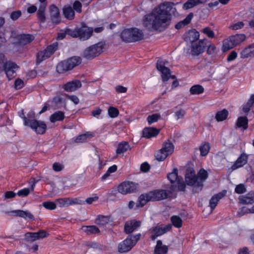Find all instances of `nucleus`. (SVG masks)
Wrapping results in <instances>:
<instances>
[{"instance_id":"1","label":"nucleus","mask_w":254,"mask_h":254,"mask_svg":"<svg viewBox=\"0 0 254 254\" xmlns=\"http://www.w3.org/2000/svg\"><path fill=\"white\" fill-rule=\"evenodd\" d=\"M173 2H164L155 7L142 18L144 27L149 31L167 29L170 26L173 15L177 11Z\"/></svg>"},{"instance_id":"2","label":"nucleus","mask_w":254,"mask_h":254,"mask_svg":"<svg viewBox=\"0 0 254 254\" xmlns=\"http://www.w3.org/2000/svg\"><path fill=\"white\" fill-rule=\"evenodd\" d=\"M172 191L168 190L157 189L141 194L138 198L136 206L143 207L148 202L159 201L171 197Z\"/></svg>"},{"instance_id":"3","label":"nucleus","mask_w":254,"mask_h":254,"mask_svg":"<svg viewBox=\"0 0 254 254\" xmlns=\"http://www.w3.org/2000/svg\"><path fill=\"white\" fill-rule=\"evenodd\" d=\"M120 37L125 43H134L143 39L144 34L139 28L132 27L124 29L121 33Z\"/></svg>"},{"instance_id":"4","label":"nucleus","mask_w":254,"mask_h":254,"mask_svg":"<svg viewBox=\"0 0 254 254\" xmlns=\"http://www.w3.org/2000/svg\"><path fill=\"white\" fill-rule=\"evenodd\" d=\"M66 33L72 37L79 38V39L85 41L91 37L93 33V29L83 23L80 27H76L73 30L68 29Z\"/></svg>"},{"instance_id":"5","label":"nucleus","mask_w":254,"mask_h":254,"mask_svg":"<svg viewBox=\"0 0 254 254\" xmlns=\"http://www.w3.org/2000/svg\"><path fill=\"white\" fill-rule=\"evenodd\" d=\"M81 62V59L80 57H72L66 61L59 63L56 67L57 71L59 73H64L79 65Z\"/></svg>"},{"instance_id":"6","label":"nucleus","mask_w":254,"mask_h":254,"mask_svg":"<svg viewBox=\"0 0 254 254\" xmlns=\"http://www.w3.org/2000/svg\"><path fill=\"white\" fill-rule=\"evenodd\" d=\"M246 38V35L244 34H237L229 36L223 41V51L225 52L234 48L244 42Z\"/></svg>"},{"instance_id":"7","label":"nucleus","mask_w":254,"mask_h":254,"mask_svg":"<svg viewBox=\"0 0 254 254\" xmlns=\"http://www.w3.org/2000/svg\"><path fill=\"white\" fill-rule=\"evenodd\" d=\"M104 46L103 43L99 42L87 47L83 52V57L88 60L93 59L103 52Z\"/></svg>"},{"instance_id":"8","label":"nucleus","mask_w":254,"mask_h":254,"mask_svg":"<svg viewBox=\"0 0 254 254\" xmlns=\"http://www.w3.org/2000/svg\"><path fill=\"white\" fill-rule=\"evenodd\" d=\"M174 151V145L170 140L167 139L162 144V148L155 154V158L158 161H163Z\"/></svg>"},{"instance_id":"9","label":"nucleus","mask_w":254,"mask_h":254,"mask_svg":"<svg viewBox=\"0 0 254 254\" xmlns=\"http://www.w3.org/2000/svg\"><path fill=\"white\" fill-rule=\"evenodd\" d=\"M58 48V43L56 42L48 46L45 49L39 51L36 55V64H39L43 61L49 58Z\"/></svg>"},{"instance_id":"10","label":"nucleus","mask_w":254,"mask_h":254,"mask_svg":"<svg viewBox=\"0 0 254 254\" xmlns=\"http://www.w3.org/2000/svg\"><path fill=\"white\" fill-rule=\"evenodd\" d=\"M172 229V225L168 224L165 225L162 224L154 227H152L149 229V232L151 234L150 238L152 241L155 240L157 237L161 236Z\"/></svg>"},{"instance_id":"11","label":"nucleus","mask_w":254,"mask_h":254,"mask_svg":"<svg viewBox=\"0 0 254 254\" xmlns=\"http://www.w3.org/2000/svg\"><path fill=\"white\" fill-rule=\"evenodd\" d=\"M19 66L15 63L10 61H6L3 64V71L6 75L8 80H11L16 76V71Z\"/></svg>"},{"instance_id":"12","label":"nucleus","mask_w":254,"mask_h":254,"mask_svg":"<svg viewBox=\"0 0 254 254\" xmlns=\"http://www.w3.org/2000/svg\"><path fill=\"white\" fill-rule=\"evenodd\" d=\"M137 189L138 184L130 181L124 182L119 185L117 188L118 191L123 194L135 192Z\"/></svg>"},{"instance_id":"13","label":"nucleus","mask_w":254,"mask_h":254,"mask_svg":"<svg viewBox=\"0 0 254 254\" xmlns=\"http://www.w3.org/2000/svg\"><path fill=\"white\" fill-rule=\"evenodd\" d=\"M185 182L187 185L197 188L198 178L195 175V171L192 168H188L186 169L185 175Z\"/></svg>"},{"instance_id":"14","label":"nucleus","mask_w":254,"mask_h":254,"mask_svg":"<svg viewBox=\"0 0 254 254\" xmlns=\"http://www.w3.org/2000/svg\"><path fill=\"white\" fill-rule=\"evenodd\" d=\"M206 41V39H204L191 44V52L193 56H198L205 51L207 47Z\"/></svg>"},{"instance_id":"15","label":"nucleus","mask_w":254,"mask_h":254,"mask_svg":"<svg viewBox=\"0 0 254 254\" xmlns=\"http://www.w3.org/2000/svg\"><path fill=\"white\" fill-rule=\"evenodd\" d=\"M15 38L17 41L13 43V44L23 47L31 43L35 39V37L30 34H17Z\"/></svg>"},{"instance_id":"16","label":"nucleus","mask_w":254,"mask_h":254,"mask_svg":"<svg viewBox=\"0 0 254 254\" xmlns=\"http://www.w3.org/2000/svg\"><path fill=\"white\" fill-rule=\"evenodd\" d=\"M28 127L31 128L37 134H44L47 128V125L44 121L37 120L33 121Z\"/></svg>"},{"instance_id":"17","label":"nucleus","mask_w":254,"mask_h":254,"mask_svg":"<svg viewBox=\"0 0 254 254\" xmlns=\"http://www.w3.org/2000/svg\"><path fill=\"white\" fill-rule=\"evenodd\" d=\"M165 63L162 61H158L156 64V68L161 73L163 81H167L171 77V70L169 68L165 66Z\"/></svg>"},{"instance_id":"18","label":"nucleus","mask_w":254,"mask_h":254,"mask_svg":"<svg viewBox=\"0 0 254 254\" xmlns=\"http://www.w3.org/2000/svg\"><path fill=\"white\" fill-rule=\"evenodd\" d=\"M141 225L140 220L131 219L126 222L124 225V232L126 234H130L134 231L137 230Z\"/></svg>"},{"instance_id":"19","label":"nucleus","mask_w":254,"mask_h":254,"mask_svg":"<svg viewBox=\"0 0 254 254\" xmlns=\"http://www.w3.org/2000/svg\"><path fill=\"white\" fill-rule=\"evenodd\" d=\"M49 233L44 230H40L37 232H27L25 234L26 239L28 241L34 242L36 240L46 238Z\"/></svg>"},{"instance_id":"20","label":"nucleus","mask_w":254,"mask_h":254,"mask_svg":"<svg viewBox=\"0 0 254 254\" xmlns=\"http://www.w3.org/2000/svg\"><path fill=\"white\" fill-rule=\"evenodd\" d=\"M50 16L51 20L53 24L57 25L61 23L60 9L55 4H52L50 7Z\"/></svg>"},{"instance_id":"21","label":"nucleus","mask_w":254,"mask_h":254,"mask_svg":"<svg viewBox=\"0 0 254 254\" xmlns=\"http://www.w3.org/2000/svg\"><path fill=\"white\" fill-rule=\"evenodd\" d=\"M82 86L81 81L78 79L68 81L62 86V88L66 92H71L76 90Z\"/></svg>"},{"instance_id":"22","label":"nucleus","mask_w":254,"mask_h":254,"mask_svg":"<svg viewBox=\"0 0 254 254\" xmlns=\"http://www.w3.org/2000/svg\"><path fill=\"white\" fill-rule=\"evenodd\" d=\"M199 37V33L195 29H192L186 32L183 35L184 40L191 44L196 42Z\"/></svg>"},{"instance_id":"23","label":"nucleus","mask_w":254,"mask_h":254,"mask_svg":"<svg viewBox=\"0 0 254 254\" xmlns=\"http://www.w3.org/2000/svg\"><path fill=\"white\" fill-rule=\"evenodd\" d=\"M226 191L223 190L215 195H214L209 200V206L212 211L217 206L219 201L223 198L226 194Z\"/></svg>"},{"instance_id":"24","label":"nucleus","mask_w":254,"mask_h":254,"mask_svg":"<svg viewBox=\"0 0 254 254\" xmlns=\"http://www.w3.org/2000/svg\"><path fill=\"white\" fill-rule=\"evenodd\" d=\"M248 160V156L244 153H242L232 165V168L235 170L242 167L247 163Z\"/></svg>"},{"instance_id":"25","label":"nucleus","mask_w":254,"mask_h":254,"mask_svg":"<svg viewBox=\"0 0 254 254\" xmlns=\"http://www.w3.org/2000/svg\"><path fill=\"white\" fill-rule=\"evenodd\" d=\"M160 132V129L154 127H145L142 130V136L146 138L156 137Z\"/></svg>"},{"instance_id":"26","label":"nucleus","mask_w":254,"mask_h":254,"mask_svg":"<svg viewBox=\"0 0 254 254\" xmlns=\"http://www.w3.org/2000/svg\"><path fill=\"white\" fill-rule=\"evenodd\" d=\"M197 176L198 178L199 182H197V188L200 191L202 190L203 187L204 182L208 178V174L205 169L201 168L198 171Z\"/></svg>"},{"instance_id":"27","label":"nucleus","mask_w":254,"mask_h":254,"mask_svg":"<svg viewBox=\"0 0 254 254\" xmlns=\"http://www.w3.org/2000/svg\"><path fill=\"white\" fill-rule=\"evenodd\" d=\"M134 246L127 237L121 242L118 245V251L120 253H126L129 251Z\"/></svg>"},{"instance_id":"28","label":"nucleus","mask_w":254,"mask_h":254,"mask_svg":"<svg viewBox=\"0 0 254 254\" xmlns=\"http://www.w3.org/2000/svg\"><path fill=\"white\" fill-rule=\"evenodd\" d=\"M13 213L15 216L23 218L26 220L33 221L35 220L34 215L28 211L18 209L14 210Z\"/></svg>"},{"instance_id":"29","label":"nucleus","mask_w":254,"mask_h":254,"mask_svg":"<svg viewBox=\"0 0 254 254\" xmlns=\"http://www.w3.org/2000/svg\"><path fill=\"white\" fill-rule=\"evenodd\" d=\"M47 3L44 2L41 3L39 9L37 13V16L39 21L40 23H45L46 22L45 10L46 8Z\"/></svg>"},{"instance_id":"30","label":"nucleus","mask_w":254,"mask_h":254,"mask_svg":"<svg viewBox=\"0 0 254 254\" xmlns=\"http://www.w3.org/2000/svg\"><path fill=\"white\" fill-rule=\"evenodd\" d=\"M63 13L64 17L69 20H73L75 17V11L70 5H65L63 8Z\"/></svg>"},{"instance_id":"31","label":"nucleus","mask_w":254,"mask_h":254,"mask_svg":"<svg viewBox=\"0 0 254 254\" xmlns=\"http://www.w3.org/2000/svg\"><path fill=\"white\" fill-rule=\"evenodd\" d=\"M168 252V247L166 245H163L161 240H158L154 248V254H167Z\"/></svg>"},{"instance_id":"32","label":"nucleus","mask_w":254,"mask_h":254,"mask_svg":"<svg viewBox=\"0 0 254 254\" xmlns=\"http://www.w3.org/2000/svg\"><path fill=\"white\" fill-rule=\"evenodd\" d=\"M249 120L247 116H241L238 118L236 126L238 128H243V130H246L249 127Z\"/></svg>"},{"instance_id":"33","label":"nucleus","mask_w":254,"mask_h":254,"mask_svg":"<svg viewBox=\"0 0 254 254\" xmlns=\"http://www.w3.org/2000/svg\"><path fill=\"white\" fill-rule=\"evenodd\" d=\"M208 0H188L183 4V8L185 10L191 8L199 4L206 2Z\"/></svg>"},{"instance_id":"34","label":"nucleus","mask_w":254,"mask_h":254,"mask_svg":"<svg viewBox=\"0 0 254 254\" xmlns=\"http://www.w3.org/2000/svg\"><path fill=\"white\" fill-rule=\"evenodd\" d=\"M242 204H252L254 203V192L250 191L240 198Z\"/></svg>"},{"instance_id":"35","label":"nucleus","mask_w":254,"mask_h":254,"mask_svg":"<svg viewBox=\"0 0 254 254\" xmlns=\"http://www.w3.org/2000/svg\"><path fill=\"white\" fill-rule=\"evenodd\" d=\"M193 16V13L192 12L190 13L183 20L179 21L175 25V28L177 29H180L188 25L191 22Z\"/></svg>"},{"instance_id":"36","label":"nucleus","mask_w":254,"mask_h":254,"mask_svg":"<svg viewBox=\"0 0 254 254\" xmlns=\"http://www.w3.org/2000/svg\"><path fill=\"white\" fill-rule=\"evenodd\" d=\"M130 146L127 141H123L119 143L116 151L117 154H121L130 149Z\"/></svg>"},{"instance_id":"37","label":"nucleus","mask_w":254,"mask_h":254,"mask_svg":"<svg viewBox=\"0 0 254 254\" xmlns=\"http://www.w3.org/2000/svg\"><path fill=\"white\" fill-rule=\"evenodd\" d=\"M242 58H247L254 56V43L252 44L245 48L241 52Z\"/></svg>"},{"instance_id":"38","label":"nucleus","mask_w":254,"mask_h":254,"mask_svg":"<svg viewBox=\"0 0 254 254\" xmlns=\"http://www.w3.org/2000/svg\"><path fill=\"white\" fill-rule=\"evenodd\" d=\"M81 229L87 235L98 234L100 232L99 229L95 225L83 226L82 227Z\"/></svg>"},{"instance_id":"39","label":"nucleus","mask_w":254,"mask_h":254,"mask_svg":"<svg viewBox=\"0 0 254 254\" xmlns=\"http://www.w3.org/2000/svg\"><path fill=\"white\" fill-rule=\"evenodd\" d=\"M64 118L65 116L64 112L60 111L55 112L50 117V120L52 123H55L57 121H62Z\"/></svg>"},{"instance_id":"40","label":"nucleus","mask_w":254,"mask_h":254,"mask_svg":"<svg viewBox=\"0 0 254 254\" xmlns=\"http://www.w3.org/2000/svg\"><path fill=\"white\" fill-rule=\"evenodd\" d=\"M228 115L229 112L228 110L224 109L216 112L215 119L218 122H223L227 119Z\"/></svg>"},{"instance_id":"41","label":"nucleus","mask_w":254,"mask_h":254,"mask_svg":"<svg viewBox=\"0 0 254 254\" xmlns=\"http://www.w3.org/2000/svg\"><path fill=\"white\" fill-rule=\"evenodd\" d=\"M204 91L203 87L199 84H195L192 86L190 89V92L191 95H199Z\"/></svg>"},{"instance_id":"42","label":"nucleus","mask_w":254,"mask_h":254,"mask_svg":"<svg viewBox=\"0 0 254 254\" xmlns=\"http://www.w3.org/2000/svg\"><path fill=\"white\" fill-rule=\"evenodd\" d=\"M199 149L201 156H206L210 149V144L207 142L202 143L199 146Z\"/></svg>"},{"instance_id":"43","label":"nucleus","mask_w":254,"mask_h":254,"mask_svg":"<svg viewBox=\"0 0 254 254\" xmlns=\"http://www.w3.org/2000/svg\"><path fill=\"white\" fill-rule=\"evenodd\" d=\"M172 226H174L176 228H180L182 226L183 221L181 218L178 215H173L170 218Z\"/></svg>"},{"instance_id":"44","label":"nucleus","mask_w":254,"mask_h":254,"mask_svg":"<svg viewBox=\"0 0 254 254\" xmlns=\"http://www.w3.org/2000/svg\"><path fill=\"white\" fill-rule=\"evenodd\" d=\"M109 218L108 216L104 215H98L95 219V223L100 226H105L108 224Z\"/></svg>"},{"instance_id":"45","label":"nucleus","mask_w":254,"mask_h":254,"mask_svg":"<svg viewBox=\"0 0 254 254\" xmlns=\"http://www.w3.org/2000/svg\"><path fill=\"white\" fill-rule=\"evenodd\" d=\"M178 169L175 168L173 169V171L168 174L167 178L171 183H174L176 181L179 180V177L178 175Z\"/></svg>"},{"instance_id":"46","label":"nucleus","mask_w":254,"mask_h":254,"mask_svg":"<svg viewBox=\"0 0 254 254\" xmlns=\"http://www.w3.org/2000/svg\"><path fill=\"white\" fill-rule=\"evenodd\" d=\"M69 197L68 198H60L56 199L55 202L57 205H58L60 207H64L69 206L68 204Z\"/></svg>"},{"instance_id":"47","label":"nucleus","mask_w":254,"mask_h":254,"mask_svg":"<svg viewBox=\"0 0 254 254\" xmlns=\"http://www.w3.org/2000/svg\"><path fill=\"white\" fill-rule=\"evenodd\" d=\"M128 235L127 237L130 240V242L133 246H135L141 237V234L140 233H138L134 235L131 234Z\"/></svg>"},{"instance_id":"48","label":"nucleus","mask_w":254,"mask_h":254,"mask_svg":"<svg viewBox=\"0 0 254 254\" xmlns=\"http://www.w3.org/2000/svg\"><path fill=\"white\" fill-rule=\"evenodd\" d=\"M161 118V116L159 114H154L149 115L147 118V121L149 125L157 122Z\"/></svg>"},{"instance_id":"49","label":"nucleus","mask_w":254,"mask_h":254,"mask_svg":"<svg viewBox=\"0 0 254 254\" xmlns=\"http://www.w3.org/2000/svg\"><path fill=\"white\" fill-rule=\"evenodd\" d=\"M26 121L27 122V124H24V126L28 127L30 126V124H31L33 121H36L35 119V114L33 111L29 112L26 116Z\"/></svg>"},{"instance_id":"50","label":"nucleus","mask_w":254,"mask_h":254,"mask_svg":"<svg viewBox=\"0 0 254 254\" xmlns=\"http://www.w3.org/2000/svg\"><path fill=\"white\" fill-rule=\"evenodd\" d=\"M108 112L109 116L112 118H116L119 114V110L117 108L112 106L108 108Z\"/></svg>"},{"instance_id":"51","label":"nucleus","mask_w":254,"mask_h":254,"mask_svg":"<svg viewBox=\"0 0 254 254\" xmlns=\"http://www.w3.org/2000/svg\"><path fill=\"white\" fill-rule=\"evenodd\" d=\"M42 205L45 208L51 210H54L57 208V204L56 202H55L53 201H44V202H43Z\"/></svg>"},{"instance_id":"52","label":"nucleus","mask_w":254,"mask_h":254,"mask_svg":"<svg viewBox=\"0 0 254 254\" xmlns=\"http://www.w3.org/2000/svg\"><path fill=\"white\" fill-rule=\"evenodd\" d=\"M202 32L206 35L209 38H213L215 37V33L209 27H206L202 30Z\"/></svg>"},{"instance_id":"53","label":"nucleus","mask_w":254,"mask_h":254,"mask_svg":"<svg viewBox=\"0 0 254 254\" xmlns=\"http://www.w3.org/2000/svg\"><path fill=\"white\" fill-rule=\"evenodd\" d=\"M73 9L77 13H80L82 12V4L79 0H75L73 3Z\"/></svg>"},{"instance_id":"54","label":"nucleus","mask_w":254,"mask_h":254,"mask_svg":"<svg viewBox=\"0 0 254 254\" xmlns=\"http://www.w3.org/2000/svg\"><path fill=\"white\" fill-rule=\"evenodd\" d=\"M30 191L29 188H25L19 190L17 192V195L21 197H25L29 195Z\"/></svg>"},{"instance_id":"55","label":"nucleus","mask_w":254,"mask_h":254,"mask_svg":"<svg viewBox=\"0 0 254 254\" xmlns=\"http://www.w3.org/2000/svg\"><path fill=\"white\" fill-rule=\"evenodd\" d=\"M247 190L244 184H240L236 186L235 191L238 194H242L246 192Z\"/></svg>"},{"instance_id":"56","label":"nucleus","mask_w":254,"mask_h":254,"mask_svg":"<svg viewBox=\"0 0 254 254\" xmlns=\"http://www.w3.org/2000/svg\"><path fill=\"white\" fill-rule=\"evenodd\" d=\"M24 85V81L20 78H17L14 82V88L16 90L22 89Z\"/></svg>"},{"instance_id":"57","label":"nucleus","mask_w":254,"mask_h":254,"mask_svg":"<svg viewBox=\"0 0 254 254\" xmlns=\"http://www.w3.org/2000/svg\"><path fill=\"white\" fill-rule=\"evenodd\" d=\"M249 213H253L252 210H251V208H249L247 207H242L240 211L238 212V214L240 216H242Z\"/></svg>"},{"instance_id":"58","label":"nucleus","mask_w":254,"mask_h":254,"mask_svg":"<svg viewBox=\"0 0 254 254\" xmlns=\"http://www.w3.org/2000/svg\"><path fill=\"white\" fill-rule=\"evenodd\" d=\"M245 24L243 22L240 21L231 25L230 28L233 30H239L243 28Z\"/></svg>"},{"instance_id":"59","label":"nucleus","mask_w":254,"mask_h":254,"mask_svg":"<svg viewBox=\"0 0 254 254\" xmlns=\"http://www.w3.org/2000/svg\"><path fill=\"white\" fill-rule=\"evenodd\" d=\"M65 96L68 99H69L71 101H72L75 105L78 104L79 102V99L76 95H69L68 94H65Z\"/></svg>"},{"instance_id":"60","label":"nucleus","mask_w":254,"mask_h":254,"mask_svg":"<svg viewBox=\"0 0 254 254\" xmlns=\"http://www.w3.org/2000/svg\"><path fill=\"white\" fill-rule=\"evenodd\" d=\"M64 168V166L62 164L55 162L53 164V169L55 172H60Z\"/></svg>"},{"instance_id":"61","label":"nucleus","mask_w":254,"mask_h":254,"mask_svg":"<svg viewBox=\"0 0 254 254\" xmlns=\"http://www.w3.org/2000/svg\"><path fill=\"white\" fill-rule=\"evenodd\" d=\"M237 53L235 51H232L227 56V62H231L235 60L237 57Z\"/></svg>"},{"instance_id":"62","label":"nucleus","mask_w":254,"mask_h":254,"mask_svg":"<svg viewBox=\"0 0 254 254\" xmlns=\"http://www.w3.org/2000/svg\"><path fill=\"white\" fill-rule=\"evenodd\" d=\"M186 114V112L183 109H180L175 112V116L177 120L183 119Z\"/></svg>"},{"instance_id":"63","label":"nucleus","mask_w":254,"mask_h":254,"mask_svg":"<svg viewBox=\"0 0 254 254\" xmlns=\"http://www.w3.org/2000/svg\"><path fill=\"white\" fill-rule=\"evenodd\" d=\"M150 169V165L146 162L141 164L140 166V170L143 172H147Z\"/></svg>"},{"instance_id":"64","label":"nucleus","mask_w":254,"mask_h":254,"mask_svg":"<svg viewBox=\"0 0 254 254\" xmlns=\"http://www.w3.org/2000/svg\"><path fill=\"white\" fill-rule=\"evenodd\" d=\"M21 15V12L20 10L13 11L10 14V18L13 20H17Z\"/></svg>"}]
</instances>
